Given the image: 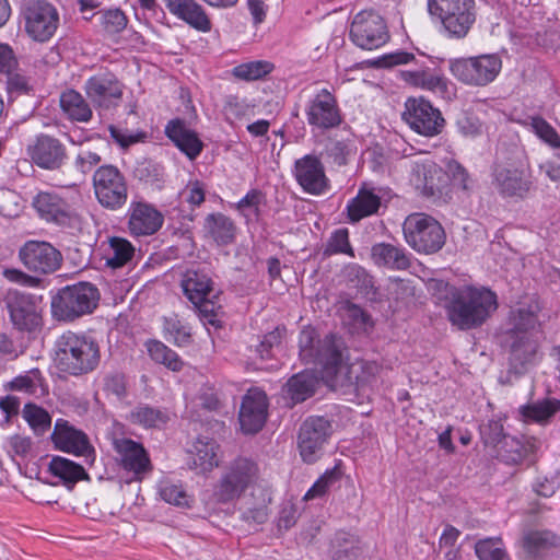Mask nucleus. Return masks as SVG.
<instances>
[{"label":"nucleus","instance_id":"nucleus-1","mask_svg":"<svg viewBox=\"0 0 560 560\" xmlns=\"http://www.w3.org/2000/svg\"><path fill=\"white\" fill-rule=\"evenodd\" d=\"M300 358L322 368V377L331 386L351 382L350 368L343 362L341 342L334 335L318 339L314 328H305L299 337Z\"/></svg>","mask_w":560,"mask_h":560},{"label":"nucleus","instance_id":"nucleus-2","mask_svg":"<svg viewBox=\"0 0 560 560\" xmlns=\"http://www.w3.org/2000/svg\"><path fill=\"white\" fill-rule=\"evenodd\" d=\"M52 362L67 376H84L98 368L101 347L95 338L68 330L54 342Z\"/></svg>","mask_w":560,"mask_h":560},{"label":"nucleus","instance_id":"nucleus-3","mask_svg":"<svg viewBox=\"0 0 560 560\" xmlns=\"http://www.w3.org/2000/svg\"><path fill=\"white\" fill-rule=\"evenodd\" d=\"M498 307L497 295L480 287L464 285L445 304L450 323L460 330L480 327Z\"/></svg>","mask_w":560,"mask_h":560},{"label":"nucleus","instance_id":"nucleus-4","mask_svg":"<svg viewBox=\"0 0 560 560\" xmlns=\"http://www.w3.org/2000/svg\"><path fill=\"white\" fill-rule=\"evenodd\" d=\"M100 298L98 289L91 282L80 281L66 285L51 296V315L59 322L72 323L92 314Z\"/></svg>","mask_w":560,"mask_h":560},{"label":"nucleus","instance_id":"nucleus-5","mask_svg":"<svg viewBox=\"0 0 560 560\" xmlns=\"http://www.w3.org/2000/svg\"><path fill=\"white\" fill-rule=\"evenodd\" d=\"M430 14L436 18L450 38L462 39L476 22L475 0H428Z\"/></svg>","mask_w":560,"mask_h":560},{"label":"nucleus","instance_id":"nucleus-6","mask_svg":"<svg viewBox=\"0 0 560 560\" xmlns=\"http://www.w3.org/2000/svg\"><path fill=\"white\" fill-rule=\"evenodd\" d=\"M259 476L256 462L248 457L238 456L223 469L214 487L213 497L219 503H229L238 499Z\"/></svg>","mask_w":560,"mask_h":560},{"label":"nucleus","instance_id":"nucleus-7","mask_svg":"<svg viewBox=\"0 0 560 560\" xmlns=\"http://www.w3.org/2000/svg\"><path fill=\"white\" fill-rule=\"evenodd\" d=\"M213 280L206 268H190L183 275L184 295L198 310L201 317L214 325L220 304L214 301Z\"/></svg>","mask_w":560,"mask_h":560},{"label":"nucleus","instance_id":"nucleus-8","mask_svg":"<svg viewBox=\"0 0 560 560\" xmlns=\"http://www.w3.org/2000/svg\"><path fill=\"white\" fill-rule=\"evenodd\" d=\"M402 231L406 242L418 253L433 254L445 244V232L439 221L425 213L409 214Z\"/></svg>","mask_w":560,"mask_h":560},{"label":"nucleus","instance_id":"nucleus-9","mask_svg":"<svg viewBox=\"0 0 560 560\" xmlns=\"http://www.w3.org/2000/svg\"><path fill=\"white\" fill-rule=\"evenodd\" d=\"M2 301L15 330L28 336H34L42 330V308L35 295L10 289L3 295Z\"/></svg>","mask_w":560,"mask_h":560},{"label":"nucleus","instance_id":"nucleus-10","mask_svg":"<svg viewBox=\"0 0 560 560\" xmlns=\"http://www.w3.org/2000/svg\"><path fill=\"white\" fill-rule=\"evenodd\" d=\"M412 179L421 195L435 205L448 203L452 199L447 170L444 171L431 159L416 161Z\"/></svg>","mask_w":560,"mask_h":560},{"label":"nucleus","instance_id":"nucleus-11","mask_svg":"<svg viewBox=\"0 0 560 560\" xmlns=\"http://www.w3.org/2000/svg\"><path fill=\"white\" fill-rule=\"evenodd\" d=\"M72 200L73 198L66 194L39 190L31 205L42 221L58 226H71L79 219Z\"/></svg>","mask_w":560,"mask_h":560},{"label":"nucleus","instance_id":"nucleus-12","mask_svg":"<svg viewBox=\"0 0 560 560\" xmlns=\"http://www.w3.org/2000/svg\"><path fill=\"white\" fill-rule=\"evenodd\" d=\"M93 188L100 205L108 210H118L127 202L126 177L114 165H102L94 172Z\"/></svg>","mask_w":560,"mask_h":560},{"label":"nucleus","instance_id":"nucleus-13","mask_svg":"<svg viewBox=\"0 0 560 560\" xmlns=\"http://www.w3.org/2000/svg\"><path fill=\"white\" fill-rule=\"evenodd\" d=\"M25 32L36 42H47L59 25L57 9L46 0H25L21 8Z\"/></svg>","mask_w":560,"mask_h":560},{"label":"nucleus","instance_id":"nucleus-14","mask_svg":"<svg viewBox=\"0 0 560 560\" xmlns=\"http://www.w3.org/2000/svg\"><path fill=\"white\" fill-rule=\"evenodd\" d=\"M502 61L498 55L457 59L451 63L453 75L463 83L485 86L499 74Z\"/></svg>","mask_w":560,"mask_h":560},{"label":"nucleus","instance_id":"nucleus-15","mask_svg":"<svg viewBox=\"0 0 560 560\" xmlns=\"http://www.w3.org/2000/svg\"><path fill=\"white\" fill-rule=\"evenodd\" d=\"M350 38L355 46L373 50L389 40V32L385 20L378 13L363 10L351 22Z\"/></svg>","mask_w":560,"mask_h":560},{"label":"nucleus","instance_id":"nucleus-16","mask_svg":"<svg viewBox=\"0 0 560 560\" xmlns=\"http://www.w3.org/2000/svg\"><path fill=\"white\" fill-rule=\"evenodd\" d=\"M20 262L35 276H46L57 271L62 264V255L46 241H26L18 252Z\"/></svg>","mask_w":560,"mask_h":560},{"label":"nucleus","instance_id":"nucleus-17","mask_svg":"<svg viewBox=\"0 0 560 560\" xmlns=\"http://www.w3.org/2000/svg\"><path fill=\"white\" fill-rule=\"evenodd\" d=\"M402 118L413 131L424 137L440 135L445 126L441 112L423 98H408Z\"/></svg>","mask_w":560,"mask_h":560},{"label":"nucleus","instance_id":"nucleus-18","mask_svg":"<svg viewBox=\"0 0 560 560\" xmlns=\"http://www.w3.org/2000/svg\"><path fill=\"white\" fill-rule=\"evenodd\" d=\"M51 441L57 450L83 457L88 465H92L95 460V448L89 436L65 419L56 421Z\"/></svg>","mask_w":560,"mask_h":560},{"label":"nucleus","instance_id":"nucleus-19","mask_svg":"<svg viewBox=\"0 0 560 560\" xmlns=\"http://www.w3.org/2000/svg\"><path fill=\"white\" fill-rule=\"evenodd\" d=\"M330 432L331 424L324 417H310L302 423L298 446L303 462L313 464L322 456Z\"/></svg>","mask_w":560,"mask_h":560},{"label":"nucleus","instance_id":"nucleus-20","mask_svg":"<svg viewBox=\"0 0 560 560\" xmlns=\"http://www.w3.org/2000/svg\"><path fill=\"white\" fill-rule=\"evenodd\" d=\"M307 124L320 131L337 128L342 122L337 100L327 89L317 92L305 106Z\"/></svg>","mask_w":560,"mask_h":560},{"label":"nucleus","instance_id":"nucleus-21","mask_svg":"<svg viewBox=\"0 0 560 560\" xmlns=\"http://www.w3.org/2000/svg\"><path fill=\"white\" fill-rule=\"evenodd\" d=\"M27 154L38 167L55 171L62 167L67 160V149L57 138L40 133L27 147Z\"/></svg>","mask_w":560,"mask_h":560},{"label":"nucleus","instance_id":"nucleus-22","mask_svg":"<svg viewBox=\"0 0 560 560\" xmlns=\"http://www.w3.org/2000/svg\"><path fill=\"white\" fill-rule=\"evenodd\" d=\"M122 84L112 72H101L85 81L84 91L89 100L97 107L108 109L122 97Z\"/></svg>","mask_w":560,"mask_h":560},{"label":"nucleus","instance_id":"nucleus-23","mask_svg":"<svg viewBox=\"0 0 560 560\" xmlns=\"http://www.w3.org/2000/svg\"><path fill=\"white\" fill-rule=\"evenodd\" d=\"M294 177L302 189L311 195H322L329 187L322 161L312 154L295 161Z\"/></svg>","mask_w":560,"mask_h":560},{"label":"nucleus","instance_id":"nucleus-24","mask_svg":"<svg viewBox=\"0 0 560 560\" xmlns=\"http://www.w3.org/2000/svg\"><path fill=\"white\" fill-rule=\"evenodd\" d=\"M267 396L258 388L248 389L243 397L238 420L241 429L246 434L260 431L267 419Z\"/></svg>","mask_w":560,"mask_h":560},{"label":"nucleus","instance_id":"nucleus-25","mask_svg":"<svg viewBox=\"0 0 560 560\" xmlns=\"http://www.w3.org/2000/svg\"><path fill=\"white\" fill-rule=\"evenodd\" d=\"M127 215L128 230L133 236L153 235L164 222V215L154 206L142 201H132Z\"/></svg>","mask_w":560,"mask_h":560},{"label":"nucleus","instance_id":"nucleus-26","mask_svg":"<svg viewBox=\"0 0 560 560\" xmlns=\"http://www.w3.org/2000/svg\"><path fill=\"white\" fill-rule=\"evenodd\" d=\"M492 185L503 197H524L532 187V182L521 168L495 164L492 168Z\"/></svg>","mask_w":560,"mask_h":560},{"label":"nucleus","instance_id":"nucleus-27","mask_svg":"<svg viewBox=\"0 0 560 560\" xmlns=\"http://www.w3.org/2000/svg\"><path fill=\"white\" fill-rule=\"evenodd\" d=\"M114 448L125 470L133 472L136 476L151 470V462L142 444L131 439L122 438L114 441Z\"/></svg>","mask_w":560,"mask_h":560},{"label":"nucleus","instance_id":"nucleus-28","mask_svg":"<svg viewBox=\"0 0 560 560\" xmlns=\"http://www.w3.org/2000/svg\"><path fill=\"white\" fill-rule=\"evenodd\" d=\"M165 135L189 160H195L203 149L198 135L183 119L170 120L165 126Z\"/></svg>","mask_w":560,"mask_h":560},{"label":"nucleus","instance_id":"nucleus-29","mask_svg":"<svg viewBox=\"0 0 560 560\" xmlns=\"http://www.w3.org/2000/svg\"><path fill=\"white\" fill-rule=\"evenodd\" d=\"M381 188H371L363 184L354 198L347 205V214L351 223H358L366 217L377 213L382 205Z\"/></svg>","mask_w":560,"mask_h":560},{"label":"nucleus","instance_id":"nucleus-30","mask_svg":"<svg viewBox=\"0 0 560 560\" xmlns=\"http://www.w3.org/2000/svg\"><path fill=\"white\" fill-rule=\"evenodd\" d=\"M167 10L200 32L211 30V21L196 0H163Z\"/></svg>","mask_w":560,"mask_h":560},{"label":"nucleus","instance_id":"nucleus-31","mask_svg":"<svg viewBox=\"0 0 560 560\" xmlns=\"http://www.w3.org/2000/svg\"><path fill=\"white\" fill-rule=\"evenodd\" d=\"M270 494L265 489H254L240 508L241 518L249 525L264 524L269 517Z\"/></svg>","mask_w":560,"mask_h":560},{"label":"nucleus","instance_id":"nucleus-32","mask_svg":"<svg viewBox=\"0 0 560 560\" xmlns=\"http://www.w3.org/2000/svg\"><path fill=\"white\" fill-rule=\"evenodd\" d=\"M537 345L527 334L521 332L513 336L510 351V370L515 374H523L535 362Z\"/></svg>","mask_w":560,"mask_h":560},{"label":"nucleus","instance_id":"nucleus-33","mask_svg":"<svg viewBox=\"0 0 560 560\" xmlns=\"http://www.w3.org/2000/svg\"><path fill=\"white\" fill-rule=\"evenodd\" d=\"M371 258L375 265L393 270H406L410 259L405 248L389 243H376L371 248Z\"/></svg>","mask_w":560,"mask_h":560},{"label":"nucleus","instance_id":"nucleus-34","mask_svg":"<svg viewBox=\"0 0 560 560\" xmlns=\"http://www.w3.org/2000/svg\"><path fill=\"white\" fill-rule=\"evenodd\" d=\"M317 385V376L310 371H303L288 380L283 392L285 393V397L291 400V404L295 405L312 397Z\"/></svg>","mask_w":560,"mask_h":560},{"label":"nucleus","instance_id":"nucleus-35","mask_svg":"<svg viewBox=\"0 0 560 560\" xmlns=\"http://www.w3.org/2000/svg\"><path fill=\"white\" fill-rule=\"evenodd\" d=\"M206 233L219 245L225 246L235 241L236 225L223 213H210L205 219Z\"/></svg>","mask_w":560,"mask_h":560},{"label":"nucleus","instance_id":"nucleus-36","mask_svg":"<svg viewBox=\"0 0 560 560\" xmlns=\"http://www.w3.org/2000/svg\"><path fill=\"white\" fill-rule=\"evenodd\" d=\"M49 471L59 478L68 488L80 480H88L89 475L82 465L61 456H54L48 466Z\"/></svg>","mask_w":560,"mask_h":560},{"label":"nucleus","instance_id":"nucleus-37","mask_svg":"<svg viewBox=\"0 0 560 560\" xmlns=\"http://www.w3.org/2000/svg\"><path fill=\"white\" fill-rule=\"evenodd\" d=\"M60 107L69 119L86 122L92 118V109L78 91L69 89L60 95Z\"/></svg>","mask_w":560,"mask_h":560},{"label":"nucleus","instance_id":"nucleus-38","mask_svg":"<svg viewBox=\"0 0 560 560\" xmlns=\"http://www.w3.org/2000/svg\"><path fill=\"white\" fill-rule=\"evenodd\" d=\"M170 420L165 409L156 408L147 404L137 405L129 415V421L145 429H161Z\"/></svg>","mask_w":560,"mask_h":560},{"label":"nucleus","instance_id":"nucleus-39","mask_svg":"<svg viewBox=\"0 0 560 560\" xmlns=\"http://www.w3.org/2000/svg\"><path fill=\"white\" fill-rule=\"evenodd\" d=\"M342 277L348 287L354 288L358 292L373 300L376 295L373 277L360 265L350 264L342 269Z\"/></svg>","mask_w":560,"mask_h":560},{"label":"nucleus","instance_id":"nucleus-40","mask_svg":"<svg viewBox=\"0 0 560 560\" xmlns=\"http://www.w3.org/2000/svg\"><path fill=\"white\" fill-rule=\"evenodd\" d=\"M218 444L213 440L198 439L192 450V466L200 471H209L218 465Z\"/></svg>","mask_w":560,"mask_h":560},{"label":"nucleus","instance_id":"nucleus-41","mask_svg":"<svg viewBox=\"0 0 560 560\" xmlns=\"http://www.w3.org/2000/svg\"><path fill=\"white\" fill-rule=\"evenodd\" d=\"M360 555L359 539L346 532H338L331 540L330 556L332 560H354Z\"/></svg>","mask_w":560,"mask_h":560},{"label":"nucleus","instance_id":"nucleus-42","mask_svg":"<svg viewBox=\"0 0 560 560\" xmlns=\"http://www.w3.org/2000/svg\"><path fill=\"white\" fill-rule=\"evenodd\" d=\"M402 79L411 85L433 92L444 93L447 89L446 79L430 70L405 71Z\"/></svg>","mask_w":560,"mask_h":560},{"label":"nucleus","instance_id":"nucleus-43","mask_svg":"<svg viewBox=\"0 0 560 560\" xmlns=\"http://www.w3.org/2000/svg\"><path fill=\"white\" fill-rule=\"evenodd\" d=\"M560 410L559 399H545L532 405L521 407V413L525 421L537 423L548 422Z\"/></svg>","mask_w":560,"mask_h":560},{"label":"nucleus","instance_id":"nucleus-44","mask_svg":"<svg viewBox=\"0 0 560 560\" xmlns=\"http://www.w3.org/2000/svg\"><path fill=\"white\" fill-rule=\"evenodd\" d=\"M498 457L506 464L522 463L528 455L530 446L514 436H503L502 443L497 447Z\"/></svg>","mask_w":560,"mask_h":560},{"label":"nucleus","instance_id":"nucleus-45","mask_svg":"<svg viewBox=\"0 0 560 560\" xmlns=\"http://www.w3.org/2000/svg\"><path fill=\"white\" fill-rule=\"evenodd\" d=\"M135 254V247L131 243L122 237H112L109 240V248L106 254V266L117 269L125 266Z\"/></svg>","mask_w":560,"mask_h":560},{"label":"nucleus","instance_id":"nucleus-46","mask_svg":"<svg viewBox=\"0 0 560 560\" xmlns=\"http://www.w3.org/2000/svg\"><path fill=\"white\" fill-rule=\"evenodd\" d=\"M475 553L479 560H511L499 537L479 539L475 544Z\"/></svg>","mask_w":560,"mask_h":560},{"label":"nucleus","instance_id":"nucleus-47","mask_svg":"<svg viewBox=\"0 0 560 560\" xmlns=\"http://www.w3.org/2000/svg\"><path fill=\"white\" fill-rule=\"evenodd\" d=\"M273 68L275 66L267 60H254L234 67L232 73L237 79L255 81L269 74Z\"/></svg>","mask_w":560,"mask_h":560},{"label":"nucleus","instance_id":"nucleus-48","mask_svg":"<svg viewBox=\"0 0 560 560\" xmlns=\"http://www.w3.org/2000/svg\"><path fill=\"white\" fill-rule=\"evenodd\" d=\"M133 176L140 182L160 187L164 178V168L152 160L143 159L137 162Z\"/></svg>","mask_w":560,"mask_h":560},{"label":"nucleus","instance_id":"nucleus-49","mask_svg":"<svg viewBox=\"0 0 560 560\" xmlns=\"http://www.w3.org/2000/svg\"><path fill=\"white\" fill-rule=\"evenodd\" d=\"M22 413L36 434H44L50 429L51 417L44 408L28 402L24 406Z\"/></svg>","mask_w":560,"mask_h":560},{"label":"nucleus","instance_id":"nucleus-50","mask_svg":"<svg viewBox=\"0 0 560 560\" xmlns=\"http://www.w3.org/2000/svg\"><path fill=\"white\" fill-rule=\"evenodd\" d=\"M262 202L264 194L258 189H250L235 205V209L246 219V221L258 220Z\"/></svg>","mask_w":560,"mask_h":560},{"label":"nucleus","instance_id":"nucleus-51","mask_svg":"<svg viewBox=\"0 0 560 560\" xmlns=\"http://www.w3.org/2000/svg\"><path fill=\"white\" fill-rule=\"evenodd\" d=\"M337 254H346L350 257H354V252L349 241L348 229H338L334 231L323 252L325 257H330Z\"/></svg>","mask_w":560,"mask_h":560},{"label":"nucleus","instance_id":"nucleus-52","mask_svg":"<svg viewBox=\"0 0 560 560\" xmlns=\"http://www.w3.org/2000/svg\"><path fill=\"white\" fill-rule=\"evenodd\" d=\"M164 331L166 339L182 347L190 342L191 335L189 327L182 323L177 316L165 317Z\"/></svg>","mask_w":560,"mask_h":560},{"label":"nucleus","instance_id":"nucleus-53","mask_svg":"<svg viewBox=\"0 0 560 560\" xmlns=\"http://www.w3.org/2000/svg\"><path fill=\"white\" fill-rule=\"evenodd\" d=\"M159 493L165 502L177 506H189V495L180 483L163 480L159 486Z\"/></svg>","mask_w":560,"mask_h":560},{"label":"nucleus","instance_id":"nucleus-54","mask_svg":"<svg viewBox=\"0 0 560 560\" xmlns=\"http://www.w3.org/2000/svg\"><path fill=\"white\" fill-rule=\"evenodd\" d=\"M44 378L38 369H32L24 375L14 377L9 383L11 390L24 392L27 394H36L37 388L43 386Z\"/></svg>","mask_w":560,"mask_h":560},{"label":"nucleus","instance_id":"nucleus-55","mask_svg":"<svg viewBox=\"0 0 560 560\" xmlns=\"http://www.w3.org/2000/svg\"><path fill=\"white\" fill-rule=\"evenodd\" d=\"M532 131L545 143L553 149L560 148V136L556 129L539 116L530 117Z\"/></svg>","mask_w":560,"mask_h":560},{"label":"nucleus","instance_id":"nucleus-56","mask_svg":"<svg viewBox=\"0 0 560 560\" xmlns=\"http://www.w3.org/2000/svg\"><path fill=\"white\" fill-rule=\"evenodd\" d=\"M97 14H100V23L104 32L109 35L118 34L127 26L128 20L119 9L98 12Z\"/></svg>","mask_w":560,"mask_h":560},{"label":"nucleus","instance_id":"nucleus-57","mask_svg":"<svg viewBox=\"0 0 560 560\" xmlns=\"http://www.w3.org/2000/svg\"><path fill=\"white\" fill-rule=\"evenodd\" d=\"M341 478V470L335 466L328 469L325 474L308 489L304 495V500H313L324 495L327 490Z\"/></svg>","mask_w":560,"mask_h":560},{"label":"nucleus","instance_id":"nucleus-58","mask_svg":"<svg viewBox=\"0 0 560 560\" xmlns=\"http://www.w3.org/2000/svg\"><path fill=\"white\" fill-rule=\"evenodd\" d=\"M480 435L486 445L493 447H498L502 443L503 436H508L503 432V424L498 420H490L482 424Z\"/></svg>","mask_w":560,"mask_h":560},{"label":"nucleus","instance_id":"nucleus-59","mask_svg":"<svg viewBox=\"0 0 560 560\" xmlns=\"http://www.w3.org/2000/svg\"><path fill=\"white\" fill-rule=\"evenodd\" d=\"M2 276L10 282L27 288H38L42 284L39 277L26 273L18 268H3Z\"/></svg>","mask_w":560,"mask_h":560},{"label":"nucleus","instance_id":"nucleus-60","mask_svg":"<svg viewBox=\"0 0 560 560\" xmlns=\"http://www.w3.org/2000/svg\"><path fill=\"white\" fill-rule=\"evenodd\" d=\"M448 178L454 185L462 188L464 191H470L472 188V180L466 168L457 161H451L447 164Z\"/></svg>","mask_w":560,"mask_h":560},{"label":"nucleus","instance_id":"nucleus-61","mask_svg":"<svg viewBox=\"0 0 560 560\" xmlns=\"http://www.w3.org/2000/svg\"><path fill=\"white\" fill-rule=\"evenodd\" d=\"M183 202L191 207H199L205 201V189L198 180L190 182L179 195Z\"/></svg>","mask_w":560,"mask_h":560},{"label":"nucleus","instance_id":"nucleus-62","mask_svg":"<svg viewBox=\"0 0 560 560\" xmlns=\"http://www.w3.org/2000/svg\"><path fill=\"white\" fill-rule=\"evenodd\" d=\"M549 544L547 533L529 532L523 538V547L530 555H537Z\"/></svg>","mask_w":560,"mask_h":560},{"label":"nucleus","instance_id":"nucleus-63","mask_svg":"<svg viewBox=\"0 0 560 560\" xmlns=\"http://www.w3.org/2000/svg\"><path fill=\"white\" fill-rule=\"evenodd\" d=\"M415 59V55L407 51H394L385 54L375 60V65L383 68H389L398 65H406Z\"/></svg>","mask_w":560,"mask_h":560},{"label":"nucleus","instance_id":"nucleus-64","mask_svg":"<svg viewBox=\"0 0 560 560\" xmlns=\"http://www.w3.org/2000/svg\"><path fill=\"white\" fill-rule=\"evenodd\" d=\"M101 160V156L95 152L82 151L75 158L74 165L82 174H88Z\"/></svg>","mask_w":560,"mask_h":560}]
</instances>
